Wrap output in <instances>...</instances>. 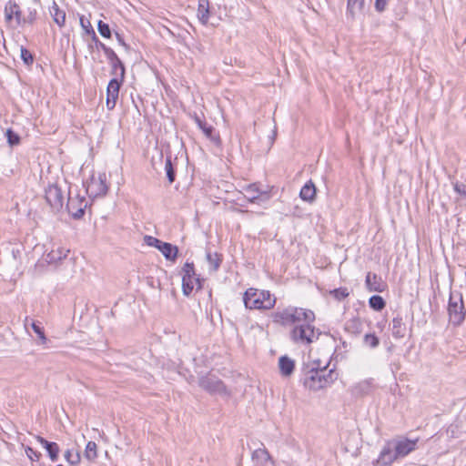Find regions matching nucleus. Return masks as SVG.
Masks as SVG:
<instances>
[{"instance_id":"nucleus-43","label":"nucleus","mask_w":466,"mask_h":466,"mask_svg":"<svg viewBox=\"0 0 466 466\" xmlns=\"http://www.w3.org/2000/svg\"><path fill=\"white\" fill-rule=\"evenodd\" d=\"M7 143L10 147L17 146L20 143V137L18 134L14 132L11 128H8L5 132Z\"/></svg>"},{"instance_id":"nucleus-46","label":"nucleus","mask_w":466,"mask_h":466,"mask_svg":"<svg viewBox=\"0 0 466 466\" xmlns=\"http://www.w3.org/2000/svg\"><path fill=\"white\" fill-rule=\"evenodd\" d=\"M375 10L379 13H382L386 10L387 0H375Z\"/></svg>"},{"instance_id":"nucleus-14","label":"nucleus","mask_w":466,"mask_h":466,"mask_svg":"<svg viewBox=\"0 0 466 466\" xmlns=\"http://www.w3.org/2000/svg\"><path fill=\"white\" fill-rule=\"evenodd\" d=\"M394 453L395 448L390 441L382 448L376 463L380 466H390L395 461L399 460Z\"/></svg>"},{"instance_id":"nucleus-5","label":"nucleus","mask_w":466,"mask_h":466,"mask_svg":"<svg viewBox=\"0 0 466 466\" xmlns=\"http://www.w3.org/2000/svg\"><path fill=\"white\" fill-rule=\"evenodd\" d=\"M198 386L210 395L230 397L231 391L216 375L208 373L198 378Z\"/></svg>"},{"instance_id":"nucleus-30","label":"nucleus","mask_w":466,"mask_h":466,"mask_svg":"<svg viewBox=\"0 0 466 466\" xmlns=\"http://www.w3.org/2000/svg\"><path fill=\"white\" fill-rule=\"evenodd\" d=\"M87 24H88V26H89V30H86V34L91 35L92 41L95 43L96 48V49H101L104 52V54H106L111 47L106 46L103 42H101L98 39V37H97V35H96V32H95L94 28L92 27V25H91L89 21H87Z\"/></svg>"},{"instance_id":"nucleus-26","label":"nucleus","mask_w":466,"mask_h":466,"mask_svg":"<svg viewBox=\"0 0 466 466\" xmlns=\"http://www.w3.org/2000/svg\"><path fill=\"white\" fill-rule=\"evenodd\" d=\"M251 459L253 461L260 462L261 464L270 461L272 464L275 463L272 456L269 454L268 451L265 448H258L255 450L251 454Z\"/></svg>"},{"instance_id":"nucleus-20","label":"nucleus","mask_w":466,"mask_h":466,"mask_svg":"<svg viewBox=\"0 0 466 466\" xmlns=\"http://www.w3.org/2000/svg\"><path fill=\"white\" fill-rule=\"evenodd\" d=\"M279 368L283 377L290 376L295 369V362L288 356H281L279 359Z\"/></svg>"},{"instance_id":"nucleus-29","label":"nucleus","mask_w":466,"mask_h":466,"mask_svg":"<svg viewBox=\"0 0 466 466\" xmlns=\"http://www.w3.org/2000/svg\"><path fill=\"white\" fill-rule=\"evenodd\" d=\"M245 190L248 194V200L252 203L256 202V200H258L259 198L260 195H264V196L268 197V194L266 192L262 193L259 190L258 185L255 183L247 186Z\"/></svg>"},{"instance_id":"nucleus-25","label":"nucleus","mask_w":466,"mask_h":466,"mask_svg":"<svg viewBox=\"0 0 466 466\" xmlns=\"http://www.w3.org/2000/svg\"><path fill=\"white\" fill-rule=\"evenodd\" d=\"M166 259L175 261L177 258L178 248L168 242H163L158 248Z\"/></svg>"},{"instance_id":"nucleus-8","label":"nucleus","mask_w":466,"mask_h":466,"mask_svg":"<svg viewBox=\"0 0 466 466\" xmlns=\"http://www.w3.org/2000/svg\"><path fill=\"white\" fill-rule=\"evenodd\" d=\"M454 296L451 295L448 311L450 317V323L454 326H458L462 323L465 318L464 304L461 295H460L459 297L460 303L454 300Z\"/></svg>"},{"instance_id":"nucleus-49","label":"nucleus","mask_w":466,"mask_h":466,"mask_svg":"<svg viewBox=\"0 0 466 466\" xmlns=\"http://www.w3.org/2000/svg\"><path fill=\"white\" fill-rule=\"evenodd\" d=\"M87 21L88 20H85L83 16L80 17V25H81L82 28L85 30L86 33V30H89V26H88Z\"/></svg>"},{"instance_id":"nucleus-41","label":"nucleus","mask_w":466,"mask_h":466,"mask_svg":"<svg viewBox=\"0 0 466 466\" xmlns=\"http://www.w3.org/2000/svg\"><path fill=\"white\" fill-rule=\"evenodd\" d=\"M364 344L371 349H374L379 346L380 339L375 333H368L364 336Z\"/></svg>"},{"instance_id":"nucleus-9","label":"nucleus","mask_w":466,"mask_h":466,"mask_svg":"<svg viewBox=\"0 0 466 466\" xmlns=\"http://www.w3.org/2000/svg\"><path fill=\"white\" fill-rule=\"evenodd\" d=\"M87 205L86 198L77 195L75 198L69 196L66 207L73 218L80 219L84 217Z\"/></svg>"},{"instance_id":"nucleus-6","label":"nucleus","mask_w":466,"mask_h":466,"mask_svg":"<svg viewBox=\"0 0 466 466\" xmlns=\"http://www.w3.org/2000/svg\"><path fill=\"white\" fill-rule=\"evenodd\" d=\"M195 283L198 289L202 288V280L196 274L194 263L187 261L182 268V291L185 296L192 293Z\"/></svg>"},{"instance_id":"nucleus-27","label":"nucleus","mask_w":466,"mask_h":466,"mask_svg":"<svg viewBox=\"0 0 466 466\" xmlns=\"http://www.w3.org/2000/svg\"><path fill=\"white\" fill-rule=\"evenodd\" d=\"M68 252V249H65L63 248L52 249L49 253L46 254V260L49 264L56 263L63 258H66Z\"/></svg>"},{"instance_id":"nucleus-44","label":"nucleus","mask_w":466,"mask_h":466,"mask_svg":"<svg viewBox=\"0 0 466 466\" xmlns=\"http://www.w3.org/2000/svg\"><path fill=\"white\" fill-rule=\"evenodd\" d=\"M144 242L147 245V246H150V247H154L156 248L157 249H158L161 246V244L164 242L155 237H152V236H148V235H146L144 237Z\"/></svg>"},{"instance_id":"nucleus-10","label":"nucleus","mask_w":466,"mask_h":466,"mask_svg":"<svg viewBox=\"0 0 466 466\" xmlns=\"http://www.w3.org/2000/svg\"><path fill=\"white\" fill-rule=\"evenodd\" d=\"M107 191L108 186L106 184V176L105 173H99L97 178L94 176L91 177V181L86 188V192L90 197H104L106 195Z\"/></svg>"},{"instance_id":"nucleus-16","label":"nucleus","mask_w":466,"mask_h":466,"mask_svg":"<svg viewBox=\"0 0 466 466\" xmlns=\"http://www.w3.org/2000/svg\"><path fill=\"white\" fill-rule=\"evenodd\" d=\"M105 55H106V58L108 59L110 66H111V72H110L111 75L116 76V71L119 69L120 70L119 77H121V79H125L126 67H125L124 63L121 61V59L116 54V52L112 48H110Z\"/></svg>"},{"instance_id":"nucleus-4","label":"nucleus","mask_w":466,"mask_h":466,"mask_svg":"<svg viewBox=\"0 0 466 466\" xmlns=\"http://www.w3.org/2000/svg\"><path fill=\"white\" fill-rule=\"evenodd\" d=\"M314 321L300 322L289 332L290 339L298 345L308 346L318 340L321 332L313 326Z\"/></svg>"},{"instance_id":"nucleus-33","label":"nucleus","mask_w":466,"mask_h":466,"mask_svg":"<svg viewBox=\"0 0 466 466\" xmlns=\"http://www.w3.org/2000/svg\"><path fill=\"white\" fill-rule=\"evenodd\" d=\"M65 459L71 466H76L80 462V453L76 450L68 449L66 451Z\"/></svg>"},{"instance_id":"nucleus-22","label":"nucleus","mask_w":466,"mask_h":466,"mask_svg":"<svg viewBox=\"0 0 466 466\" xmlns=\"http://www.w3.org/2000/svg\"><path fill=\"white\" fill-rule=\"evenodd\" d=\"M406 324L400 316H397L392 319L391 333L395 339H402L406 335Z\"/></svg>"},{"instance_id":"nucleus-39","label":"nucleus","mask_w":466,"mask_h":466,"mask_svg":"<svg viewBox=\"0 0 466 466\" xmlns=\"http://www.w3.org/2000/svg\"><path fill=\"white\" fill-rule=\"evenodd\" d=\"M31 327L34 332L37 335L39 339V343L46 344L47 341V338L46 337L44 328L41 327L40 324L36 323L35 321L31 322Z\"/></svg>"},{"instance_id":"nucleus-2","label":"nucleus","mask_w":466,"mask_h":466,"mask_svg":"<svg viewBox=\"0 0 466 466\" xmlns=\"http://www.w3.org/2000/svg\"><path fill=\"white\" fill-rule=\"evenodd\" d=\"M245 307L250 309H271L276 304V298L268 290L249 288L243 295Z\"/></svg>"},{"instance_id":"nucleus-13","label":"nucleus","mask_w":466,"mask_h":466,"mask_svg":"<svg viewBox=\"0 0 466 466\" xmlns=\"http://www.w3.org/2000/svg\"><path fill=\"white\" fill-rule=\"evenodd\" d=\"M5 18L6 23H10L15 18L16 25H22L23 15L20 5L9 0L5 5Z\"/></svg>"},{"instance_id":"nucleus-36","label":"nucleus","mask_w":466,"mask_h":466,"mask_svg":"<svg viewBox=\"0 0 466 466\" xmlns=\"http://www.w3.org/2000/svg\"><path fill=\"white\" fill-rule=\"evenodd\" d=\"M96 449L97 446L95 441H88L84 453L85 458L88 461H94L97 457Z\"/></svg>"},{"instance_id":"nucleus-47","label":"nucleus","mask_w":466,"mask_h":466,"mask_svg":"<svg viewBox=\"0 0 466 466\" xmlns=\"http://www.w3.org/2000/svg\"><path fill=\"white\" fill-rule=\"evenodd\" d=\"M115 35H116V38L117 40L118 44L120 46H122L127 51H128L130 46H129V45H127L125 42L124 37L122 36V35H120L118 32H115Z\"/></svg>"},{"instance_id":"nucleus-32","label":"nucleus","mask_w":466,"mask_h":466,"mask_svg":"<svg viewBox=\"0 0 466 466\" xmlns=\"http://www.w3.org/2000/svg\"><path fill=\"white\" fill-rule=\"evenodd\" d=\"M370 307L375 311H381L386 307V301L380 295H373L369 299Z\"/></svg>"},{"instance_id":"nucleus-24","label":"nucleus","mask_w":466,"mask_h":466,"mask_svg":"<svg viewBox=\"0 0 466 466\" xmlns=\"http://www.w3.org/2000/svg\"><path fill=\"white\" fill-rule=\"evenodd\" d=\"M346 332L359 336L362 331V321L359 317H354L346 321L344 325Z\"/></svg>"},{"instance_id":"nucleus-38","label":"nucleus","mask_w":466,"mask_h":466,"mask_svg":"<svg viewBox=\"0 0 466 466\" xmlns=\"http://www.w3.org/2000/svg\"><path fill=\"white\" fill-rule=\"evenodd\" d=\"M329 294L338 301H341L350 296V292L345 287L334 289L329 291Z\"/></svg>"},{"instance_id":"nucleus-12","label":"nucleus","mask_w":466,"mask_h":466,"mask_svg":"<svg viewBox=\"0 0 466 466\" xmlns=\"http://www.w3.org/2000/svg\"><path fill=\"white\" fill-rule=\"evenodd\" d=\"M391 443L395 448L394 454L397 455L399 459H401L416 450L418 439L410 440L407 438H400L392 441Z\"/></svg>"},{"instance_id":"nucleus-48","label":"nucleus","mask_w":466,"mask_h":466,"mask_svg":"<svg viewBox=\"0 0 466 466\" xmlns=\"http://www.w3.org/2000/svg\"><path fill=\"white\" fill-rule=\"evenodd\" d=\"M455 190L461 194H466V187L463 184H461V185L456 184Z\"/></svg>"},{"instance_id":"nucleus-37","label":"nucleus","mask_w":466,"mask_h":466,"mask_svg":"<svg viewBox=\"0 0 466 466\" xmlns=\"http://www.w3.org/2000/svg\"><path fill=\"white\" fill-rule=\"evenodd\" d=\"M26 15H23V25L29 24L33 25L36 19L37 11L35 6L27 5L26 7Z\"/></svg>"},{"instance_id":"nucleus-7","label":"nucleus","mask_w":466,"mask_h":466,"mask_svg":"<svg viewBox=\"0 0 466 466\" xmlns=\"http://www.w3.org/2000/svg\"><path fill=\"white\" fill-rule=\"evenodd\" d=\"M45 198L54 212H59L64 206V195L57 184L49 185L45 189Z\"/></svg>"},{"instance_id":"nucleus-1","label":"nucleus","mask_w":466,"mask_h":466,"mask_svg":"<svg viewBox=\"0 0 466 466\" xmlns=\"http://www.w3.org/2000/svg\"><path fill=\"white\" fill-rule=\"evenodd\" d=\"M271 318L273 322L281 326H295L300 322L315 321V313L311 309L289 306L273 312Z\"/></svg>"},{"instance_id":"nucleus-35","label":"nucleus","mask_w":466,"mask_h":466,"mask_svg":"<svg viewBox=\"0 0 466 466\" xmlns=\"http://www.w3.org/2000/svg\"><path fill=\"white\" fill-rule=\"evenodd\" d=\"M165 170L168 182L172 184L176 180V170L172 164L171 157H167L166 158Z\"/></svg>"},{"instance_id":"nucleus-31","label":"nucleus","mask_w":466,"mask_h":466,"mask_svg":"<svg viewBox=\"0 0 466 466\" xmlns=\"http://www.w3.org/2000/svg\"><path fill=\"white\" fill-rule=\"evenodd\" d=\"M207 260L210 266L211 270L217 271L220 267V264L222 262V258H221V255L217 252L211 253V252L208 251L207 252Z\"/></svg>"},{"instance_id":"nucleus-17","label":"nucleus","mask_w":466,"mask_h":466,"mask_svg":"<svg viewBox=\"0 0 466 466\" xmlns=\"http://www.w3.org/2000/svg\"><path fill=\"white\" fill-rule=\"evenodd\" d=\"M194 120L208 139H210L216 145L221 144L220 137L219 135H214L215 128L212 126L207 125V123L197 115L194 116Z\"/></svg>"},{"instance_id":"nucleus-45","label":"nucleus","mask_w":466,"mask_h":466,"mask_svg":"<svg viewBox=\"0 0 466 466\" xmlns=\"http://www.w3.org/2000/svg\"><path fill=\"white\" fill-rule=\"evenodd\" d=\"M25 453L30 461H38L40 458L42 457L41 452L34 450L33 448L27 446L25 448Z\"/></svg>"},{"instance_id":"nucleus-42","label":"nucleus","mask_w":466,"mask_h":466,"mask_svg":"<svg viewBox=\"0 0 466 466\" xmlns=\"http://www.w3.org/2000/svg\"><path fill=\"white\" fill-rule=\"evenodd\" d=\"M97 30L99 34L105 38H110L112 36V32L109 27V25L99 20L97 23Z\"/></svg>"},{"instance_id":"nucleus-15","label":"nucleus","mask_w":466,"mask_h":466,"mask_svg":"<svg viewBox=\"0 0 466 466\" xmlns=\"http://www.w3.org/2000/svg\"><path fill=\"white\" fill-rule=\"evenodd\" d=\"M365 285L370 292H383L387 288V284L382 280L381 277L371 272L367 273Z\"/></svg>"},{"instance_id":"nucleus-34","label":"nucleus","mask_w":466,"mask_h":466,"mask_svg":"<svg viewBox=\"0 0 466 466\" xmlns=\"http://www.w3.org/2000/svg\"><path fill=\"white\" fill-rule=\"evenodd\" d=\"M329 365V361L323 365L321 360L318 359V360H313L310 363L304 364L302 370H316L319 372H325L326 370L328 369Z\"/></svg>"},{"instance_id":"nucleus-28","label":"nucleus","mask_w":466,"mask_h":466,"mask_svg":"<svg viewBox=\"0 0 466 466\" xmlns=\"http://www.w3.org/2000/svg\"><path fill=\"white\" fill-rule=\"evenodd\" d=\"M50 14L53 17L54 22L60 27L65 25L66 23V13L61 10L56 2H53V5L50 8Z\"/></svg>"},{"instance_id":"nucleus-50","label":"nucleus","mask_w":466,"mask_h":466,"mask_svg":"<svg viewBox=\"0 0 466 466\" xmlns=\"http://www.w3.org/2000/svg\"><path fill=\"white\" fill-rule=\"evenodd\" d=\"M57 466H62V465L60 464V465H57Z\"/></svg>"},{"instance_id":"nucleus-11","label":"nucleus","mask_w":466,"mask_h":466,"mask_svg":"<svg viewBox=\"0 0 466 466\" xmlns=\"http://www.w3.org/2000/svg\"><path fill=\"white\" fill-rule=\"evenodd\" d=\"M124 82L121 77L112 78L106 87V107L108 110H113L118 99L119 89Z\"/></svg>"},{"instance_id":"nucleus-40","label":"nucleus","mask_w":466,"mask_h":466,"mask_svg":"<svg viewBox=\"0 0 466 466\" xmlns=\"http://www.w3.org/2000/svg\"><path fill=\"white\" fill-rule=\"evenodd\" d=\"M20 57L26 66H31L34 63V56L23 46L20 47Z\"/></svg>"},{"instance_id":"nucleus-23","label":"nucleus","mask_w":466,"mask_h":466,"mask_svg":"<svg viewBox=\"0 0 466 466\" xmlns=\"http://www.w3.org/2000/svg\"><path fill=\"white\" fill-rule=\"evenodd\" d=\"M316 190L314 183L309 180L300 189L299 197L302 200L311 203L315 200Z\"/></svg>"},{"instance_id":"nucleus-18","label":"nucleus","mask_w":466,"mask_h":466,"mask_svg":"<svg viewBox=\"0 0 466 466\" xmlns=\"http://www.w3.org/2000/svg\"><path fill=\"white\" fill-rule=\"evenodd\" d=\"M37 441L46 450L47 455L50 458V460L55 462L58 460L59 455V446L56 442L54 441H48L45 438L41 436L35 437Z\"/></svg>"},{"instance_id":"nucleus-3","label":"nucleus","mask_w":466,"mask_h":466,"mask_svg":"<svg viewBox=\"0 0 466 466\" xmlns=\"http://www.w3.org/2000/svg\"><path fill=\"white\" fill-rule=\"evenodd\" d=\"M305 388L312 391H318L331 385L338 378L336 371L331 369L327 373L319 372L318 370H303Z\"/></svg>"},{"instance_id":"nucleus-19","label":"nucleus","mask_w":466,"mask_h":466,"mask_svg":"<svg viewBox=\"0 0 466 466\" xmlns=\"http://www.w3.org/2000/svg\"><path fill=\"white\" fill-rule=\"evenodd\" d=\"M364 8V0H348L346 15L348 19L354 20L356 15Z\"/></svg>"},{"instance_id":"nucleus-21","label":"nucleus","mask_w":466,"mask_h":466,"mask_svg":"<svg viewBox=\"0 0 466 466\" xmlns=\"http://www.w3.org/2000/svg\"><path fill=\"white\" fill-rule=\"evenodd\" d=\"M210 17V6L208 0H198V18L204 25H208Z\"/></svg>"}]
</instances>
